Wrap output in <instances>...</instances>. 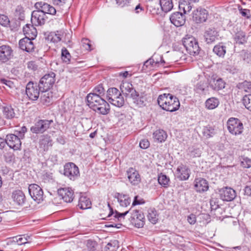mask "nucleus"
<instances>
[{
  "label": "nucleus",
  "mask_w": 251,
  "mask_h": 251,
  "mask_svg": "<svg viewBox=\"0 0 251 251\" xmlns=\"http://www.w3.org/2000/svg\"><path fill=\"white\" fill-rule=\"evenodd\" d=\"M110 211L106 218H101L102 219L107 220L108 217H111L113 214H115L114 217L115 219H117L118 221H121L122 219L125 218V216L127 215V213H130L131 214V220L134 221V224L136 227L138 228L142 227L145 224V216L143 213L139 210L137 209H131L130 208L129 210L126 211L124 213H120L117 211H115L114 213L112 208L110 207V204H108Z\"/></svg>",
  "instance_id": "f257e3e1"
},
{
  "label": "nucleus",
  "mask_w": 251,
  "mask_h": 251,
  "mask_svg": "<svg viewBox=\"0 0 251 251\" xmlns=\"http://www.w3.org/2000/svg\"><path fill=\"white\" fill-rule=\"evenodd\" d=\"M88 105L95 112L106 115L110 111V106L102 97L96 94H89L86 97Z\"/></svg>",
  "instance_id": "f03ea898"
},
{
  "label": "nucleus",
  "mask_w": 251,
  "mask_h": 251,
  "mask_svg": "<svg viewBox=\"0 0 251 251\" xmlns=\"http://www.w3.org/2000/svg\"><path fill=\"white\" fill-rule=\"evenodd\" d=\"M157 102L162 109L171 112L177 110L180 107L178 99L169 93L160 95Z\"/></svg>",
  "instance_id": "7ed1b4c3"
},
{
  "label": "nucleus",
  "mask_w": 251,
  "mask_h": 251,
  "mask_svg": "<svg viewBox=\"0 0 251 251\" xmlns=\"http://www.w3.org/2000/svg\"><path fill=\"white\" fill-rule=\"evenodd\" d=\"M181 41L187 52L190 55L195 56L199 54L200 48L198 41L194 37L187 34L182 39Z\"/></svg>",
  "instance_id": "20e7f679"
},
{
  "label": "nucleus",
  "mask_w": 251,
  "mask_h": 251,
  "mask_svg": "<svg viewBox=\"0 0 251 251\" xmlns=\"http://www.w3.org/2000/svg\"><path fill=\"white\" fill-rule=\"evenodd\" d=\"M107 98L110 103L118 107H122L125 103V100L121 93L116 88L113 87L108 89Z\"/></svg>",
  "instance_id": "39448f33"
},
{
  "label": "nucleus",
  "mask_w": 251,
  "mask_h": 251,
  "mask_svg": "<svg viewBox=\"0 0 251 251\" xmlns=\"http://www.w3.org/2000/svg\"><path fill=\"white\" fill-rule=\"evenodd\" d=\"M55 81V74L52 72L45 75L40 80L38 85L41 92L49 91L53 86Z\"/></svg>",
  "instance_id": "423d86ee"
},
{
  "label": "nucleus",
  "mask_w": 251,
  "mask_h": 251,
  "mask_svg": "<svg viewBox=\"0 0 251 251\" xmlns=\"http://www.w3.org/2000/svg\"><path fill=\"white\" fill-rule=\"evenodd\" d=\"M228 131L232 134L237 135L241 134L244 128L241 121L235 118H230L226 123Z\"/></svg>",
  "instance_id": "0eeeda50"
},
{
  "label": "nucleus",
  "mask_w": 251,
  "mask_h": 251,
  "mask_svg": "<svg viewBox=\"0 0 251 251\" xmlns=\"http://www.w3.org/2000/svg\"><path fill=\"white\" fill-rule=\"evenodd\" d=\"M52 123V120H39L31 127L30 131L35 134L43 133L50 128Z\"/></svg>",
  "instance_id": "6e6552de"
},
{
  "label": "nucleus",
  "mask_w": 251,
  "mask_h": 251,
  "mask_svg": "<svg viewBox=\"0 0 251 251\" xmlns=\"http://www.w3.org/2000/svg\"><path fill=\"white\" fill-rule=\"evenodd\" d=\"M28 192L31 197L37 203L44 200V193L42 189L36 184H31L28 186Z\"/></svg>",
  "instance_id": "1a4fd4ad"
},
{
  "label": "nucleus",
  "mask_w": 251,
  "mask_h": 251,
  "mask_svg": "<svg viewBox=\"0 0 251 251\" xmlns=\"http://www.w3.org/2000/svg\"><path fill=\"white\" fill-rule=\"evenodd\" d=\"M64 175L71 180H75L79 176L78 168L74 163H68L64 167Z\"/></svg>",
  "instance_id": "9d476101"
},
{
  "label": "nucleus",
  "mask_w": 251,
  "mask_h": 251,
  "mask_svg": "<svg viewBox=\"0 0 251 251\" xmlns=\"http://www.w3.org/2000/svg\"><path fill=\"white\" fill-rule=\"evenodd\" d=\"M31 34L33 36L31 38L26 36L21 39L19 43L20 48L27 52H31L34 50V46L32 40L36 37L37 32H31Z\"/></svg>",
  "instance_id": "9b49d317"
},
{
  "label": "nucleus",
  "mask_w": 251,
  "mask_h": 251,
  "mask_svg": "<svg viewBox=\"0 0 251 251\" xmlns=\"http://www.w3.org/2000/svg\"><path fill=\"white\" fill-rule=\"evenodd\" d=\"M41 90L39 88V85L32 81L29 82L26 86V94L29 99L32 100H36L39 96Z\"/></svg>",
  "instance_id": "f8f14e48"
},
{
  "label": "nucleus",
  "mask_w": 251,
  "mask_h": 251,
  "mask_svg": "<svg viewBox=\"0 0 251 251\" xmlns=\"http://www.w3.org/2000/svg\"><path fill=\"white\" fill-rule=\"evenodd\" d=\"M147 95L145 92H139L136 91L134 94H131L130 98L134 105L137 107L141 108L145 106L147 101Z\"/></svg>",
  "instance_id": "ddd939ff"
},
{
  "label": "nucleus",
  "mask_w": 251,
  "mask_h": 251,
  "mask_svg": "<svg viewBox=\"0 0 251 251\" xmlns=\"http://www.w3.org/2000/svg\"><path fill=\"white\" fill-rule=\"evenodd\" d=\"M208 16L207 11L201 7H199L192 13L193 20L196 23H201L206 21Z\"/></svg>",
  "instance_id": "4468645a"
},
{
  "label": "nucleus",
  "mask_w": 251,
  "mask_h": 251,
  "mask_svg": "<svg viewBox=\"0 0 251 251\" xmlns=\"http://www.w3.org/2000/svg\"><path fill=\"white\" fill-rule=\"evenodd\" d=\"M219 194L221 199L224 201H233L236 196L235 191L230 187H225L219 190Z\"/></svg>",
  "instance_id": "2eb2a0df"
},
{
  "label": "nucleus",
  "mask_w": 251,
  "mask_h": 251,
  "mask_svg": "<svg viewBox=\"0 0 251 251\" xmlns=\"http://www.w3.org/2000/svg\"><path fill=\"white\" fill-rule=\"evenodd\" d=\"M59 196L66 202L73 201L75 196L74 192L71 188L64 187L58 190Z\"/></svg>",
  "instance_id": "dca6fc26"
},
{
  "label": "nucleus",
  "mask_w": 251,
  "mask_h": 251,
  "mask_svg": "<svg viewBox=\"0 0 251 251\" xmlns=\"http://www.w3.org/2000/svg\"><path fill=\"white\" fill-rule=\"evenodd\" d=\"M20 137L18 135L9 134L6 136V142L7 145L14 150H18L21 147Z\"/></svg>",
  "instance_id": "f3484780"
},
{
  "label": "nucleus",
  "mask_w": 251,
  "mask_h": 251,
  "mask_svg": "<svg viewBox=\"0 0 251 251\" xmlns=\"http://www.w3.org/2000/svg\"><path fill=\"white\" fill-rule=\"evenodd\" d=\"M47 18L45 14L37 9L32 12L31 21L35 25H44Z\"/></svg>",
  "instance_id": "a211bd4d"
},
{
  "label": "nucleus",
  "mask_w": 251,
  "mask_h": 251,
  "mask_svg": "<svg viewBox=\"0 0 251 251\" xmlns=\"http://www.w3.org/2000/svg\"><path fill=\"white\" fill-rule=\"evenodd\" d=\"M13 57V50L9 46H0V62L5 63Z\"/></svg>",
  "instance_id": "6ab92c4d"
},
{
  "label": "nucleus",
  "mask_w": 251,
  "mask_h": 251,
  "mask_svg": "<svg viewBox=\"0 0 251 251\" xmlns=\"http://www.w3.org/2000/svg\"><path fill=\"white\" fill-rule=\"evenodd\" d=\"M35 7L45 14L46 15L47 14L54 15L56 12L54 7L42 1L36 2L35 4Z\"/></svg>",
  "instance_id": "aec40b11"
},
{
  "label": "nucleus",
  "mask_w": 251,
  "mask_h": 251,
  "mask_svg": "<svg viewBox=\"0 0 251 251\" xmlns=\"http://www.w3.org/2000/svg\"><path fill=\"white\" fill-rule=\"evenodd\" d=\"M190 170L186 165L180 164L176 170V175L180 180H187L190 176Z\"/></svg>",
  "instance_id": "412c9836"
},
{
  "label": "nucleus",
  "mask_w": 251,
  "mask_h": 251,
  "mask_svg": "<svg viewBox=\"0 0 251 251\" xmlns=\"http://www.w3.org/2000/svg\"><path fill=\"white\" fill-rule=\"evenodd\" d=\"M127 178L132 185H137L141 182V177L137 171L133 168H129L126 171Z\"/></svg>",
  "instance_id": "4be33fe9"
},
{
  "label": "nucleus",
  "mask_w": 251,
  "mask_h": 251,
  "mask_svg": "<svg viewBox=\"0 0 251 251\" xmlns=\"http://www.w3.org/2000/svg\"><path fill=\"white\" fill-rule=\"evenodd\" d=\"M195 190L200 193L204 192L208 190L209 184L208 181L203 178H197L194 181Z\"/></svg>",
  "instance_id": "5701e85b"
},
{
  "label": "nucleus",
  "mask_w": 251,
  "mask_h": 251,
  "mask_svg": "<svg viewBox=\"0 0 251 251\" xmlns=\"http://www.w3.org/2000/svg\"><path fill=\"white\" fill-rule=\"evenodd\" d=\"M171 23L176 26L179 27L183 25L185 23V18L182 14L176 12L172 14L170 18Z\"/></svg>",
  "instance_id": "b1692460"
},
{
  "label": "nucleus",
  "mask_w": 251,
  "mask_h": 251,
  "mask_svg": "<svg viewBox=\"0 0 251 251\" xmlns=\"http://www.w3.org/2000/svg\"><path fill=\"white\" fill-rule=\"evenodd\" d=\"M121 93L126 97H130L131 94H134L136 91L133 88L131 83L128 82H124L120 87Z\"/></svg>",
  "instance_id": "393cba45"
},
{
  "label": "nucleus",
  "mask_w": 251,
  "mask_h": 251,
  "mask_svg": "<svg viewBox=\"0 0 251 251\" xmlns=\"http://www.w3.org/2000/svg\"><path fill=\"white\" fill-rule=\"evenodd\" d=\"M11 197L13 201L19 205H23L26 201L25 194L20 190H14L12 193Z\"/></svg>",
  "instance_id": "a878e982"
},
{
  "label": "nucleus",
  "mask_w": 251,
  "mask_h": 251,
  "mask_svg": "<svg viewBox=\"0 0 251 251\" xmlns=\"http://www.w3.org/2000/svg\"><path fill=\"white\" fill-rule=\"evenodd\" d=\"M52 140L50 136L44 135L39 140V148L44 151H47L49 147L52 146Z\"/></svg>",
  "instance_id": "bb28decb"
},
{
  "label": "nucleus",
  "mask_w": 251,
  "mask_h": 251,
  "mask_svg": "<svg viewBox=\"0 0 251 251\" xmlns=\"http://www.w3.org/2000/svg\"><path fill=\"white\" fill-rule=\"evenodd\" d=\"M114 198L117 199L120 205L123 207H126L129 205L131 202V199L127 195L120 193H116Z\"/></svg>",
  "instance_id": "cd10ccee"
},
{
  "label": "nucleus",
  "mask_w": 251,
  "mask_h": 251,
  "mask_svg": "<svg viewBox=\"0 0 251 251\" xmlns=\"http://www.w3.org/2000/svg\"><path fill=\"white\" fill-rule=\"evenodd\" d=\"M225 82L220 78L216 79L213 78L210 82L211 87L214 90H220L224 88L225 87Z\"/></svg>",
  "instance_id": "c85d7f7f"
},
{
  "label": "nucleus",
  "mask_w": 251,
  "mask_h": 251,
  "mask_svg": "<svg viewBox=\"0 0 251 251\" xmlns=\"http://www.w3.org/2000/svg\"><path fill=\"white\" fill-rule=\"evenodd\" d=\"M167 133L163 129H157L153 133L154 139L160 143L164 142L167 139Z\"/></svg>",
  "instance_id": "c756f323"
},
{
  "label": "nucleus",
  "mask_w": 251,
  "mask_h": 251,
  "mask_svg": "<svg viewBox=\"0 0 251 251\" xmlns=\"http://www.w3.org/2000/svg\"><path fill=\"white\" fill-rule=\"evenodd\" d=\"M2 113L4 117L6 119H12L15 117V113L14 108L10 105L3 106Z\"/></svg>",
  "instance_id": "7c9ffc66"
},
{
  "label": "nucleus",
  "mask_w": 251,
  "mask_h": 251,
  "mask_svg": "<svg viewBox=\"0 0 251 251\" xmlns=\"http://www.w3.org/2000/svg\"><path fill=\"white\" fill-rule=\"evenodd\" d=\"M219 103L218 99L215 97L210 98L205 102V107L208 109L212 110L217 107Z\"/></svg>",
  "instance_id": "2f4dec72"
},
{
  "label": "nucleus",
  "mask_w": 251,
  "mask_h": 251,
  "mask_svg": "<svg viewBox=\"0 0 251 251\" xmlns=\"http://www.w3.org/2000/svg\"><path fill=\"white\" fill-rule=\"evenodd\" d=\"M78 206L81 209H88L91 207V202L89 198L85 196H81L79 199Z\"/></svg>",
  "instance_id": "473e14b6"
},
{
  "label": "nucleus",
  "mask_w": 251,
  "mask_h": 251,
  "mask_svg": "<svg viewBox=\"0 0 251 251\" xmlns=\"http://www.w3.org/2000/svg\"><path fill=\"white\" fill-rule=\"evenodd\" d=\"M161 9L165 13L170 11L173 8L172 0H160Z\"/></svg>",
  "instance_id": "72a5a7b5"
},
{
  "label": "nucleus",
  "mask_w": 251,
  "mask_h": 251,
  "mask_svg": "<svg viewBox=\"0 0 251 251\" xmlns=\"http://www.w3.org/2000/svg\"><path fill=\"white\" fill-rule=\"evenodd\" d=\"M45 39L48 41L53 43H57L61 41V37L56 32H45Z\"/></svg>",
  "instance_id": "f704fd0d"
},
{
  "label": "nucleus",
  "mask_w": 251,
  "mask_h": 251,
  "mask_svg": "<svg viewBox=\"0 0 251 251\" xmlns=\"http://www.w3.org/2000/svg\"><path fill=\"white\" fill-rule=\"evenodd\" d=\"M213 51L219 57H223L226 53V47L221 44L217 45L214 47Z\"/></svg>",
  "instance_id": "c9c22d12"
},
{
  "label": "nucleus",
  "mask_w": 251,
  "mask_h": 251,
  "mask_svg": "<svg viewBox=\"0 0 251 251\" xmlns=\"http://www.w3.org/2000/svg\"><path fill=\"white\" fill-rule=\"evenodd\" d=\"M158 215L156 210L154 209H150L148 210V218L152 224H156L158 220Z\"/></svg>",
  "instance_id": "e433bc0d"
},
{
  "label": "nucleus",
  "mask_w": 251,
  "mask_h": 251,
  "mask_svg": "<svg viewBox=\"0 0 251 251\" xmlns=\"http://www.w3.org/2000/svg\"><path fill=\"white\" fill-rule=\"evenodd\" d=\"M234 38L236 43L243 44L247 41L248 36L245 32H236Z\"/></svg>",
  "instance_id": "4c0bfd02"
},
{
  "label": "nucleus",
  "mask_w": 251,
  "mask_h": 251,
  "mask_svg": "<svg viewBox=\"0 0 251 251\" xmlns=\"http://www.w3.org/2000/svg\"><path fill=\"white\" fill-rule=\"evenodd\" d=\"M158 181L162 187L168 188L169 186L170 178L165 175L161 173L158 176Z\"/></svg>",
  "instance_id": "58836bf2"
},
{
  "label": "nucleus",
  "mask_w": 251,
  "mask_h": 251,
  "mask_svg": "<svg viewBox=\"0 0 251 251\" xmlns=\"http://www.w3.org/2000/svg\"><path fill=\"white\" fill-rule=\"evenodd\" d=\"M202 133L206 138H210L212 137L215 134L214 128L210 125L204 126L202 130Z\"/></svg>",
  "instance_id": "ea45409f"
},
{
  "label": "nucleus",
  "mask_w": 251,
  "mask_h": 251,
  "mask_svg": "<svg viewBox=\"0 0 251 251\" xmlns=\"http://www.w3.org/2000/svg\"><path fill=\"white\" fill-rule=\"evenodd\" d=\"M30 237L27 235H19L14 238L13 241L17 243L18 245H22L29 242Z\"/></svg>",
  "instance_id": "a19ab883"
},
{
  "label": "nucleus",
  "mask_w": 251,
  "mask_h": 251,
  "mask_svg": "<svg viewBox=\"0 0 251 251\" xmlns=\"http://www.w3.org/2000/svg\"><path fill=\"white\" fill-rule=\"evenodd\" d=\"M21 22L19 20L12 19L10 21L8 27L11 31H16L19 30L21 27Z\"/></svg>",
  "instance_id": "79ce46f5"
},
{
  "label": "nucleus",
  "mask_w": 251,
  "mask_h": 251,
  "mask_svg": "<svg viewBox=\"0 0 251 251\" xmlns=\"http://www.w3.org/2000/svg\"><path fill=\"white\" fill-rule=\"evenodd\" d=\"M71 56L68 50L63 48L61 50V59L63 61L67 64H69L70 62Z\"/></svg>",
  "instance_id": "37998d69"
},
{
  "label": "nucleus",
  "mask_w": 251,
  "mask_h": 251,
  "mask_svg": "<svg viewBox=\"0 0 251 251\" xmlns=\"http://www.w3.org/2000/svg\"><path fill=\"white\" fill-rule=\"evenodd\" d=\"M214 33V32H205L204 37L207 44H211L217 39V36Z\"/></svg>",
  "instance_id": "c03bdc74"
},
{
  "label": "nucleus",
  "mask_w": 251,
  "mask_h": 251,
  "mask_svg": "<svg viewBox=\"0 0 251 251\" xmlns=\"http://www.w3.org/2000/svg\"><path fill=\"white\" fill-rule=\"evenodd\" d=\"M245 107L251 111V94L246 95L242 99Z\"/></svg>",
  "instance_id": "a18cd8bd"
},
{
  "label": "nucleus",
  "mask_w": 251,
  "mask_h": 251,
  "mask_svg": "<svg viewBox=\"0 0 251 251\" xmlns=\"http://www.w3.org/2000/svg\"><path fill=\"white\" fill-rule=\"evenodd\" d=\"M90 94H96L99 97H103L104 96V89L102 85L100 84L96 87L93 90V92Z\"/></svg>",
  "instance_id": "49530a36"
},
{
  "label": "nucleus",
  "mask_w": 251,
  "mask_h": 251,
  "mask_svg": "<svg viewBox=\"0 0 251 251\" xmlns=\"http://www.w3.org/2000/svg\"><path fill=\"white\" fill-rule=\"evenodd\" d=\"M44 93V94L42 95L41 99L44 103L48 104L52 100V94L51 92H49L48 91Z\"/></svg>",
  "instance_id": "de8ad7c7"
},
{
  "label": "nucleus",
  "mask_w": 251,
  "mask_h": 251,
  "mask_svg": "<svg viewBox=\"0 0 251 251\" xmlns=\"http://www.w3.org/2000/svg\"><path fill=\"white\" fill-rule=\"evenodd\" d=\"M118 247V242L117 240L108 243L106 246L105 251H116Z\"/></svg>",
  "instance_id": "09e8293b"
},
{
  "label": "nucleus",
  "mask_w": 251,
  "mask_h": 251,
  "mask_svg": "<svg viewBox=\"0 0 251 251\" xmlns=\"http://www.w3.org/2000/svg\"><path fill=\"white\" fill-rule=\"evenodd\" d=\"M208 86L206 83L200 81L196 86V90L199 92L204 93L207 90Z\"/></svg>",
  "instance_id": "8fccbe9b"
},
{
  "label": "nucleus",
  "mask_w": 251,
  "mask_h": 251,
  "mask_svg": "<svg viewBox=\"0 0 251 251\" xmlns=\"http://www.w3.org/2000/svg\"><path fill=\"white\" fill-rule=\"evenodd\" d=\"M188 154L193 158L200 157L201 155V151L198 148H191L189 149Z\"/></svg>",
  "instance_id": "3c124183"
},
{
  "label": "nucleus",
  "mask_w": 251,
  "mask_h": 251,
  "mask_svg": "<svg viewBox=\"0 0 251 251\" xmlns=\"http://www.w3.org/2000/svg\"><path fill=\"white\" fill-rule=\"evenodd\" d=\"M241 164L244 168H250L251 167V159L247 157H242L241 158Z\"/></svg>",
  "instance_id": "603ef678"
},
{
  "label": "nucleus",
  "mask_w": 251,
  "mask_h": 251,
  "mask_svg": "<svg viewBox=\"0 0 251 251\" xmlns=\"http://www.w3.org/2000/svg\"><path fill=\"white\" fill-rule=\"evenodd\" d=\"M10 20L8 17L3 14H0V25L4 27H8Z\"/></svg>",
  "instance_id": "864d4df0"
},
{
  "label": "nucleus",
  "mask_w": 251,
  "mask_h": 251,
  "mask_svg": "<svg viewBox=\"0 0 251 251\" xmlns=\"http://www.w3.org/2000/svg\"><path fill=\"white\" fill-rule=\"evenodd\" d=\"M160 62L156 60L155 61L153 59V57L150 58L148 60H147L144 64V66H145L146 67H156L157 65L159 64Z\"/></svg>",
  "instance_id": "5fc2aeb1"
},
{
  "label": "nucleus",
  "mask_w": 251,
  "mask_h": 251,
  "mask_svg": "<svg viewBox=\"0 0 251 251\" xmlns=\"http://www.w3.org/2000/svg\"><path fill=\"white\" fill-rule=\"evenodd\" d=\"M97 246V243L94 241L88 240L87 241L86 246L89 251H95Z\"/></svg>",
  "instance_id": "6e6d98bb"
},
{
  "label": "nucleus",
  "mask_w": 251,
  "mask_h": 251,
  "mask_svg": "<svg viewBox=\"0 0 251 251\" xmlns=\"http://www.w3.org/2000/svg\"><path fill=\"white\" fill-rule=\"evenodd\" d=\"M226 70L231 74H237L238 72V69L234 66L227 65Z\"/></svg>",
  "instance_id": "4d7b16f0"
},
{
  "label": "nucleus",
  "mask_w": 251,
  "mask_h": 251,
  "mask_svg": "<svg viewBox=\"0 0 251 251\" xmlns=\"http://www.w3.org/2000/svg\"><path fill=\"white\" fill-rule=\"evenodd\" d=\"M0 82L1 83L5 84L10 88H13L15 87L14 83L10 80L2 78L0 79Z\"/></svg>",
  "instance_id": "13d9d810"
},
{
  "label": "nucleus",
  "mask_w": 251,
  "mask_h": 251,
  "mask_svg": "<svg viewBox=\"0 0 251 251\" xmlns=\"http://www.w3.org/2000/svg\"><path fill=\"white\" fill-rule=\"evenodd\" d=\"M210 204L212 210H216L219 207L218 201L216 199H212L210 201Z\"/></svg>",
  "instance_id": "bf43d9fd"
},
{
  "label": "nucleus",
  "mask_w": 251,
  "mask_h": 251,
  "mask_svg": "<svg viewBox=\"0 0 251 251\" xmlns=\"http://www.w3.org/2000/svg\"><path fill=\"white\" fill-rule=\"evenodd\" d=\"M139 146L143 149H146L150 146V142L147 139H143L140 142Z\"/></svg>",
  "instance_id": "052dcab7"
},
{
  "label": "nucleus",
  "mask_w": 251,
  "mask_h": 251,
  "mask_svg": "<svg viewBox=\"0 0 251 251\" xmlns=\"http://www.w3.org/2000/svg\"><path fill=\"white\" fill-rule=\"evenodd\" d=\"M244 90L247 92H251V82L247 81L243 83Z\"/></svg>",
  "instance_id": "680f3d73"
},
{
  "label": "nucleus",
  "mask_w": 251,
  "mask_h": 251,
  "mask_svg": "<svg viewBox=\"0 0 251 251\" xmlns=\"http://www.w3.org/2000/svg\"><path fill=\"white\" fill-rule=\"evenodd\" d=\"M83 46L87 50H91L90 41L88 39H83L82 40Z\"/></svg>",
  "instance_id": "e2e57ef3"
},
{
  "label": "nucleus",
  "mask_w": 251,
  "mask_h": 251,
  "mask_svg": "<svg viewBox=\"0 0 251 251\" xmlns=\"http://www.w3.org/2000/svg\"><path fill=\"white\" fill-rule=\"evenodd\" d=\"M244 191L245 195L251 197V182L245 186Z\"/></svg>",
  "instance_id": "0e129e2a"
},
{
  "label": "nucleus",
  "mask_w": 251,
  "mask_h": 251,
  "mask_svg": "<svg viewBox=\"0 0 251 251\" xmlns=\"http://www.w3.org/2000/svg\"><path fill=\"white\" fill-rule=\"evenodd\" d=\"M187 221L191 225L195 224L197 221L196 215L193 214H190L187 217Z\"/></svg>",
  "instance_id": "69168bd1"
},
{
  "label": "nucleus",
  "mask_w": 251,
  "mask_h": 251,
  "mask_svg": "<svg viewBox=\"0 0 251 251\" xmlns=\"http://www.w3.org/2000/svg\"><path fill=\"white\" fill-rule=\"evenodd\" d=\"M32 28L36 30L33 26V24H26L23 27V31H29V30H31Z\"/></svg>",
  "instance_id": "338daca9"
},
{
  "label": "nucleus",
  "mask_w": 251,
  "mask_h": 251,
  "mask_svg": "<svg viewBox=\"0 0 251 251\" xmlns=\"http://www.w3.org/2000/svg\"><path fill=\"white\" fill-rule=\"evenodd\" d=\"M192 6L190 5V3L185 1V7H183L184 13L186 14V13L190 12Z\"/></svg>",
  "instance_id": "774afa93"
}]
</instances>
